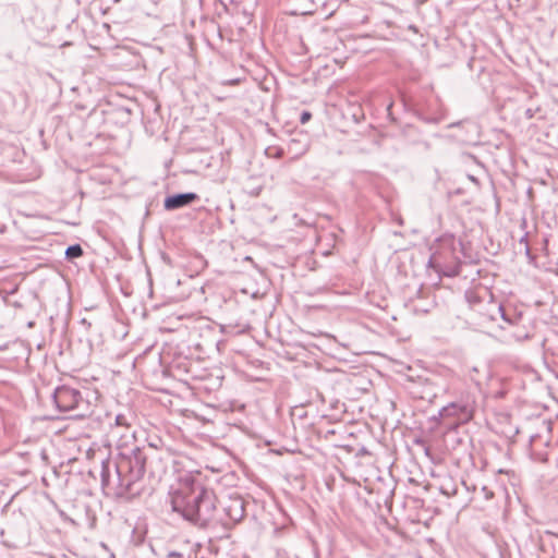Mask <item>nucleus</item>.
Returning a JSON list of instances; mask_svg holds the SVG:
<instances>
[{
    "label": "nucleus",
    "instance_id": "6e6552de",
    "mask_svg": "<svg viewBox=\"0 0 558 558\" xmlns=\"http://www.w3.org/2000/svg\"><path fill=\"white\" fill-rule=\"evenodd\" d=\"M464 298L472 311L494 299L493 293L486 287L482 286L468 289L464 293Z\"/></svg>",
    "mask_w": 558,
    "mask_h": 558
},
{
    "label": "nucleus",
    "instance_id": "f257e3e1",
    "mask_svg": "<svg viewBox=\"0 0 558 558\" xmlns=\"http://www.w3.org/2000/svg\"><path fill=\"white\" fill-rule=\"evenodd\" d=\"M168 469L167 460L156 447H121L114 462L101 464V484L120 498L133 499L149 495Z\"/></svg>",
    "mask_w": 558,
    "mask_h": 558
},
{
    "label": "nucleus",
    "instance_id": "9d476101",
    "mask_svg": "<svg viewBox=\"0 0 558 558\" xmlns=\"http://www.w3.org/2000/svg\"><path fill=\"white\" fill-rule=\"evenodd\" d=\"M512 327L511 337L515 341H524L532 338L531 320L522 314V322L517 325L508 324Z\"/></svg>",
    "mask_w": 558,
    "mask_h": 558
},
{
    "label": "nucleus",
    "instance_id": "423d86ee",
    "mask_svg": "<svg viewBox=\"0 0 558 558\" xmlns=\"http://www.w3.org/2000/svg\"><path fill=\"white\" fill-rule=\"evenodd\" d=\"M245 500L239 495H230L221 502V524L225 527H231L232 525L241 522L245 517Z\"/></svg>",
    "mask_w": 558,
    "mask_h": 558
},
{
    "label": "nucleus",
    "instance_id": "dca6fc26",
    "mask_svg": "<svg viewBox=\"0 0 558 558\" xmlns=\"http://www.w3.org/2000/svg\"><path fill=\"white\" fill-rule=\"evenodd\" d=\"M369 454V451L365 447H361L359 451L356 452L357 457Z\"/></svg>",
    "mask_w": 558,
    "mask_h": 558
},
{
    "label": "nucleus",
    "instance_id": "39448f33",
    "mask_svg": "<svg viewBox=\"0 0 558 558\" xmlns=\"http://www.w3.org/2000/svg\"><path fill=\"white\" fill-rule=\"evenodd\" d=\"M480 315L483 322L496 320L497 316L504 319L507 324L517 325L522 322V313L517 312L515 308L510 306H504L494 301V299L487 301L486 304H482L473 310Z\"/></svg>",
    "mask_w": 558,
    "mask_h": 558
},
{
    "label": "nucleus",
    "instance_id": "4468645a",
    "mask_svg": "<svg viewBox=\"0 0 558 558\" xmlns=\"http://www.w3.org/2000/svg\"><path fill=\"white\" fill-rule=\"evenodd\" d=\"M482 493L484 494L486 500H489L494 497V493L486 486L482 487Z\"/></svg>",
    "mask_w": 558,
    "mask_h": 558
},
{
    "label": "nucleus",
    "instance_id": "f03ea898",
    "mask_svg": "<svg viewBox=\"0 0 558 558\" xmlns=\"http://www.w3.org/2000/svg\"><path fill=\"white\" fill-rule=\"evenodd\" d=\"M172 511L199 527L217 525L221 521L217 497L191 475L181 477L169 495Z\"/></svg>",
    "mask_w": 558,
    "mask_h": 558
},
{
    "label": "nucleus",
    "instance_id": "9b49d317",
    "mask_svg": "<svg viewBox=\"0 0 558 558\" xmlns=\"http://www.w3.org/2000/svg\"><path fill=\"white\" fill-rule=\"evenodd\" d=\"M83 253V248L80 244H73L68 246V248L65 250V257L68 259H74L81 257Z\"/></svg>",
    "mask_w": 558,
    "mask_h": 558
},
{
    "label": "nucleus",
    "instance_id": "0eeeda50",
    "mask_svg": "<svg viewBox=\"0 0 558 558\" xmlns=\"http://www.w3.org/2000/svg\"><path fill=\"white\" fill-rule=\"evenodd\" d=\"M287 147L270 145L265 148V154L270 158H282L286 157L292 161L299 156L303 155L308 146L304 142H283Z\"/></svg>",
    "mask_w": 558,
    "mask_h": 558
},
{
    "label": "nucleus",
    "instance_id": "1a4fd4ad",
    "mask_svg": "<svg viewBox=\"0 0 558 558\" xmlns=\"http://www.w3.org/2000/svg\"><path fill=\"white\" fill-rule=\"evenodd\" d=\"M198 199L199 196L193 192L178 193L167 196L163 206L167 210H175L189 206Z\"/></svg>",
    "mask_w": 558,
    "mask_h": 558
},
{
    "label": "nucleus",
    "instance_id": "ddd939ff",
    "mask_svg": "<svg viewBox=\"0 0 558 558\" xmlns=\"http://www.w3.org/2000/svg\"><path fill=\"white\" fill-rule=\"evenodd\" d=\"M192 553H183L179 550H169L165 558H192Z\"/></svg>",
    "mask_w": 558,
    "mask_h": 558
},
{
    "label": "nucleus",
    "instance_id": "f3484780",
    "mask_svg": "<svg viewBox=\"0 0 558 558\" xmlns=\"http://www.w3.org/2000/svg\"><path fill=\"white\" fill-rule=\"evenodd\" d=\"M260 192V187L258 189H254L252 192H251V195H254V196H257Z\"/></svg>",
    "mask_w": 558,
    "mask_h": 558
},
{
    "label": "nucleus",
    "instance_id": "f8f14e48",
    "mask_svg": "<svg viewBox=\"0 0 558 558\" xmlns=\"http://www.w3.org/2000/svg\"><path fill=\"white\" fill-rule=\"evenodd\" d=\"M114 425H116V427H125L128 429L131 427V423L129 422L126 415H124V414H118L116 416Z\"/></svg>",
    "mask_w": 558,
    "mask_h": 558
},
{
    "label": "nucleus",
    "instance_id": "a211bd4d",
    "mask_svg": "<svg viewBox=\"0 0 558 558\" xmlns=\"http://www.w3.org/2000/svg\"><path fill=\"white\" fill-rule=\"evenodd\" d=\"M341 448L345 449L348 452L352 451V448L350 446H341Z\"/></svg>",
    "mask_w": 558,
    "mask_h": 558
},
{
    "label": "nucleus",
    "instance_id": "20e7f679",
    "mask_svg": "<svg viewBox=\"0 0 558 558\" xmlns=\"http://www.w3.org/2000/svg\"><path fill=\"white\" fill-rule=\"evenodd\" d=\"M475 409V396L470 391H465L462 392L456 401H452L444 407L439 414L444 420L454 418V421L450 424V427H458L459 425L465 424L473 418Z\"/></svg>",
    "mask_w": 558,
    "mask_h": 558
},
{
    "label": "nucleus",
    "instance_id": "2eb2a0df",
    "mask_svg": "<svg viewBox=\"0 0 558 558\" xmlns=\"http://www.w3.org/2000/svg\"><path fill=\"white\" fill-rule=\"evenodd\" d=\"M311 119V113L305 111L301 114V122L304 124Z\"/></svg>",
    "mask_w": 558,
    "mask_h": 558
},
{
    "label": "nucleus",
    "instance_id": "7ed1b4c3",
    "mask_svg": "<svg viewBox=\"0 0 558 558\" xmlns=\"http://www.w3.org/2000/svg\"><path fill=\"white\" fill-rule=\"evenodd\" d=\"M53 402L59 411L71 414V417L84 418L93 413V404L75 388L63 385L53 392Z\"/></svg>",
    "mask_w": 558,
    "mask_h": 558
},
{
    "label": "nucleus",
    "instance_id": "6ab92c4d",
    "mask_svg": "<svg viewBox=\"0 0 558 558\" xmlns=\"http://www.w3.org/2000/svg\"><path fill=\"white\" fill-rule=\"evenodd\" d=\"M17 290V287H15L10 293H15Z\"/></svg>",
    "mask_w": 558,
    "mask_h": 558
}]
</instances>
